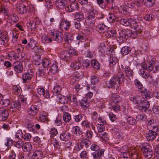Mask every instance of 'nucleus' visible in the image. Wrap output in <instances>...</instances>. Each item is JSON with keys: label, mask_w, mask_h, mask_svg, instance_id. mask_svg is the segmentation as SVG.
Wrapping results in <instances>:
<instances>
[{"label": "nucleus", "mask_w": 159, "mask_h": 159, "mask_svg": "<svg viewBox=\"0 0 159 159\" xmlns=\"http://www.w3.org/2000/svg\"><path fill=\"white\" fill-rule=\"evenodd\" d=\"M125 79L123 73L122 72H119L111 80L106 81V86L107 88H111L115 85H117L123 83Z\"/></svg>", "instance_id": "f257e3e1"}, {"label": "nucleus", "mask_w": 159, "mask_h": 159, "mask_svg": "<svg viewBox=\"0 0 159 159\" xmlns=\"http://www.w3.org/2000/svg\"><path fill=\"white\" fill-rule=\"evenodd\" d=\"M121 67L122 69L125 70L126 73V77L128 78V80L127 79L126 84H131V78H133L134 75V72L130 67L127 66L125 63H124L121 65Z\"/></svg>", "instance_id": "f03ea898"}, {"label": "nucleus", "mask_w": 159, "mask_h": 159, "mask_svg": "<svg viewBox=\"0 0 159 159\" xmlns=\"http://www.w3.org/2000/svg\"><path fill=\"white\" fill-rule=\"evenodd\" d=\"M17 11L19 13L21 14H24L28 11L31 12L34 9L33 6H26L22 3H19L17 7Z\"/></svg>", "instance_id": "7ed1b4c3"}, {"label": "nucleus", "mask_w": 159, "mask_h": 159, "mask_svg": "<svg viewBox=\"0 0 159 159\" xmlns=\"http://www.w3.org/2000/svg\"><path fill=\"white\" fill-rule=\"evenodd\" d=\"M144 157L146 158H151L153 155V152L149 145L143 146L142 148Z\"/></svg>", "instance_id": "20e7f679"}, {"label": "nucleus", "mask_w": 159, "mask_h": 159, "mask_svg": "<svg viewBox=\"0 0 159 159\" xmlns=\"http://www.w3.org/2000/svg\"><path fill=\"white\" fill-rule=\"evenodd\" d=\"M51 38L58 42H61L63 40V35L57 31H54L51 33Z\"/></svg>", "instance_id": "39448f33"}, {"label": "nucleus", "mask_w": 159, "mask_h": 159, "mask_svg": "<svg viewBox=\"0 0 159 159\" xmlns=\"http://www.w3.org/2000/svg\"><path fill=\"white\" fill-rule=\"evenodd\" d=\"M71 25L70 22L67 20H62L60 24L59 29L63 31H66L70 28Z\"/></svg>", "instance_id": "423d86ee"}, {"label": "nucleus", "mask_w": 159, "mask_h": 159, "mask_svg": "<svg viewBox=\"0 0 159 159\" xmlns=\"http://www.w3.org/2000/svg\"><path fill=\"white\" fill-rule=\"evenodd\" d=\"M34 73L30 70L23 74L22 80L23 83H29L33 77Z\"/></svg>", "instance_id": "0eeeda50"}, {"label": "nucleus", "mask_w": 159, "mask_h": 159, "mask_svg": "<svg viewBox=\"0 0 159 159\" xmlns=\"http://www.w3.org/2000/svg\"><path fill=\"white\" fill-rule=\"evenodd\" d=\"M140 101L139 102L138 104H139L138 107V109L140 111H145L149 107V102L147 101L142 100L141 99Z\"/></svg>", "instance_id": "6e6552de"}, {"label": "nucleus", "mask_w": 159, "mask_h": 159, "mask_svg": "<svg viewBox=\"0 0 159 159\" xmlns=\"http://www.w3.org/2000/svg\"><path fill=\"white\" fill-rule=\"evenodd\" d=\"M12 67L15 71L18 73H22L23 67L22 64L19 61H16L14 63Z\"/></svg>", "instance_id": "1a4fd4ad"}, {"label": "nucleus", "mask_w": 159, "mask_h": 159, "mask_svg": "<svg viewBox=\"0 0 159 159\" xmlns=\"http://www.w3.org/2000/svg\"><path fill=\"white\" fill-rule=\"evenodd\" d=\"M105 150L100 149L96 151L93 152L92 155L93 156V159H100L103 157L104 156Z\"/></svg>", "instance_id": "9d476101"}, {"label": "nucleus", "mask_w": 159, "mask_h": 159, "mask_svg": "<svg viewBox=\"0 0 159 159\" xmlns=\"http://www.w3.org/2000/svg\"><path fill=\"white\" fill-rule=\"evenodd\" d=\"M8 112L5 108L0 107V120L3 121L6 120L8 116Z\"/></svg>", "instance_id": "9b49d317"}, {"label": "nucleus", "mask_w": 159, "mask_h": 159, "mask_svg": "<svg viewBox=\"0 0 159 159\" xmlns=\"http://www.w3.org/2000/svg\"><path fill=\"white\" fill-rule=\"evenodd\" d=\"M157 135L156 132L153 130H149L145 134V137L148 141H153L156 138Z\"/></svg>", "instance_id": "f8f14e48"}, {"label": "nucleus", "mask_w": 159, "mask_h": 159, "mask_svg": "<svg viewBox=\"0 0 159 159\" xmlns=\"http://www.w3.org/2000/svg\"><path fill=\"white\" fill-rule=\"evenodd\" d=\"M82 61L83 59L82 58H78L77 61L71 64L70 67L71 69L73 70L79 69L81 66V62Z\"/></svg>", "instance_id": "ddd939ff"}, {"label": "nucleus", "mask_w": 159, "mask_h": 159, "mask_svg": "<svg viewBox=\"0 0 159 159\" xmlns=\"http://www.w3.org/2000/svg\"><path fill=\"white\" fill-rule=\"evenodd\" d=\"M39 111V107L37 106L33 105L29 109L28 112L29 115L34 116L37 114Z\"/></svg>", "instance_id": "4468645a"}, {"label": "nucleus", "mask_w": 159, "mask_h": 159, "mask_svg": "<svg viewBox=\"0 0 159 159\" xmlns=\"http://www.w3.org/2000/svg\"><path fill=\"white\" fill-rule=\"evenodd\" d=\"M96 29L100 33H104L107 30L108 27L103 24H98L96 26Z\"/></svg>", "instance_id": "2eb2a0df"}, {"label": "nucleus", "mask_w": 159, "mask_h": 159, "mask_svg": "<svg viewBox=\"0 0 159 159\" xmlns=\"http://www.w3.org/2000/svg\"><path fill=\"white\" fill-rule=\"evenodd\" d=\"M7 56L9 58H13L14 59L16 60L17 59H19L20 60L23 61L25 59V58L24 57L23 54L20 55L21 59H20V56L18 53H16L14 52H10L7 55Z\"/></svg>", "instance_id": "dca6fc26"}, {"label": "nucleus", "mask_w": 159, "mask_h": 159, "mask_svg": "<svg viewBox=\"0 0 159 159\" xmlns=\"http://www.w3.org/2000/svg\"><path fill=\"white\" fill-rule=\"evenodd\" d=\"M57 97L58 98V99L57 100L59 102L64 104L67 103L68 101H70V97H67L64 96L61 94L57 95Z\"/></svg>", "instance_id": "f3484780"}, {"label": "nucleus", "mask_w": 159, "mask_h": 159, "mask_svg": "<svg viewBox=\"0 0 159 159\" xmlns=\"http://www.w3.org/2000/svg\"><path fill=\"white\" fill-rule=\"evenodd\" d=\"M71 135L69 132L67 131H63L60 134V137L61 140L66 141L70 139Z\"/></svg>", "instance_id": "a211bd4d"}, {"label": "nucleus", "mask_w": 159, "mask_h": 159, "mask_svg": "<svg viewBox=\"0 0 159 159\" xmlns=\"http://www.w3.org/2000/svg\"><path fill=\"white\" fill-rule=\"evenodd\" d=\"M86 21L89 26H93L95 24L96 19L95 16L92 14L89 15L86 18Z\"/></svg>", "instance_id": "6ab92c4d"}, {"label": "nucleus", "mask_w": 159, "mask_h": 159, "mask_svg": "<svg viewBox=\"0 0 159 159\" xmlns=\"http://www.w3.org/2000/svg\"><path fill=\"white\" fill-rule=\"evenodd\" d=\"M60 57L63 60L67 61L70 58L71 54L67 51H63L61 53Z\"/></svg>", "instance_id": "aec40b11"}, {"label": "nucleus", "mask_w": 159, "mask_h": 159, "mask_svg": "<svg viewBox=\"0 0 159 159\" xmlns=\"http://www.w3.org/2000/svg\"><path fill=\"white\" fill-rule=\"evenodd\" d=\"M51 65L49 67V71L53 74H55L58 71L57 63L56 61L50 63Z\"/></svg>", "instance_id": "412c9836"}, {"label": "nucleus", "mask_w": 159, "mask_h": 159, "mask_svg": "<svg viewBox=\"0 0 159 159\" xmlns=\"http://www.w3.org/2000/svg\"><path fill=\"white\" fill-rule=\"evenodd\" d=\"M119 34V35L117 36V40L121 43L125 41L126 39L124 30L120 31Z\"/></svg>", "instance_id": "4be33fe9"}, {"label": "nucleus", "mask_w": 159, "mask_h": 159, "mask_svg": "<svg viewBox=\"0 0 159 159\" xmlns=\"http://www.w3.org/2000/svg\"><path fill=\"white\" fill-rule=\"evenodd\" d=\"M43 155V152L41 151L36 150L33 153L32 158V159H41Z\"/></svg>", "instance_id": "5701e85b"}, {"label": "nucleus", "mask_w": 159, "mask_h": 159, "mask_svg": "<svg viewBox=\"0 0 159 159\" xmlns=\"http://www.w3.org/2000/svg\"><path fill=\"white\" fill-rule=\"evenodd\" d=\"M80 105L82 108L85 109L89 107V102L88 101L87 99L84 98L81 100L80 102Z\"/></svg>", "instance_id": "b1692460"}, {"label": "nucleus", "mask_w": 159, "mask_h": 159, "mask_svg": "<svg viewBox=\"0 0 159 159\" xmlns=\"http://www.w3.org/2000/svg\"><path fill=\"white\" fill-rule=\"evenodd\" d=\"M74 18V20L78 21H81L84 19V15L82 12H79L75 14Z\"/></svg>", "instance_id": "393cba45"}, {"label": "nucleus", "mask_w": 159, "mask_h": 159, "mask_svg": "<svg viewBox=\"0 0 159 159\" xmlns=\"http://www.w3.org/2000/svg\"><path fill=\"white\" fill-rule=\"evenodd\" d=\"M134 83L135 86L139 89L138 91L139 92L142 93L144 90V88L141 83L137 79H135L134 81Z\"/></svg>", "instance_id": "a878e982"}, {"label": "nucleus", "mask_w": 159, "mask_h": 159, "mask_svg": "<svg viewBox=\"0 0 159 159\" xmlns=\"http://www.w3.org/2000/svg\"><path fill=\"white\" fill-rule=\"evenodd\" d=\"M79 7V4L75 2L70 4V9L67 8L68 12H71L75 10H78Z\"/></svg>", "instance_id": "bb28decb"}, {"label": "nucleus", "mask_w": 159, "mask_h": 159, "mask_svg": "<svg viewBox=\"0 0 159 159\" xmlns=\"http://www.w3.org/2000/svg\"><path fill=\"white\" fill-rule=\"evenodd\" d=\"M121 100V98L119 95L114 94L111 98V103L116 104L120 102Z\"/></svg>", "instance_id": "cd10ccee"}, {"label": "nucleus", "mask_w": 159, "mask_h": 159, "mask_svg": "<svg viewBox=\"0 0 159 159\" xmlns=\"http://www.w3.org/2000/svg\"><path fill=\"white\" fill-rule=\"evenodd\" d=\"M66 0H57L56 2V5L58 8L62 9L66 6Z\"/></svg>", "instance_id": "c85d7f7f"}, {"label": "nucleus", "mask_w": 159, "mask_h": 159, "mask_svg": "<svg viewBox=\"0 0 159 159\" xmlns=\"http://www.w3.org/2000/svg\"><path fill=\"white\" fill-rule=\"evenodd\" d=\"M109 65L111 66H114L118 61V59L116 56L110 57L109 60Z\"/></svg>", "instance_id": "c756f323"}, {"label": "nucleus", "mask_w": 159, "mask_h": 159, "mask_svg": "<svg viewBox=\"0 0 159 159\" xmlns=\"http://www.w3.org/2000/svg\"><path fill=\"white\" fill-rule=\"evenodd\" d=\"M107 31V32H105V34L106 37L108 38L113 37L115 36L116 34V32L114 30H109Z\"/></svg>", "instance_id": "7c9ffc66"}, {"label": "nucleus", "mask_w": 159, "mask_h": 159, "mask_svg": "<svg viewBox=\"0 0 159 159\" xmlns=\"http://www.w3.org/2000/svg\"><path fill=\"white\" fill-rule=\"evenodd\" d=\"M48 113L46 112H42L40 114L39 118L42 121L46 122L48 120Z\"/></svg>", "instance_id": "2f4dec72"}, {"label": "nucleus", "mask_w": 159, "mask_h": 159, "mask_svg": "<svg viewBox=\"0 0 159 159\" xmlns=\"http://www.w3.org/2000/svg\"><path fill=\"white\" fill-rule=\"evenodd\" d=\"M23 148V151L25 152L30 151L32 149V145L29 142L24 143Z\"/></svg>", "instance_id": "473e14b6"}, {"label": "nucleus", "mask_w": 159, "mask_h": 159, "mask_svg": "<svg viewBox=\"0 0 159 159\" xmlns=\"http://www.w3.org/2000/svg\"><path fill=\"white\" fill-rule=\"evenodd\" d=\"M65 35L66 36L65 39L66 43L68 44L69 45H70V44L73 39L72 35L70 33H66Z\"/></svg>", "instance_id": "72a5a7b5"}, {"label": "nucleus", "mask_w": 159, "mask_h": 159, "mask_svg": "<svg viewBox=\"0 0 159 159\" xmlns=\"http://www.w3.org/2000/svg\"><path fill=\"white\" fill-rule=\"evenodd\" d=\"M131 52V49L129 47L125 46L122 48L121 50V54L125 56L127 55Z\"/></svg>", "instance_id": "f704fd0d"}, {"label": "nucleus", "mask_w": 159, "mask_h": 159, "mask_svg": "<svg viewBox=\"0 0 159 159\" xmlns=\"http://www.w3.org/2000/svg\"><path fill=\"white\" fill-rule=\"evenodd\" d=\"M61 89V87L59 85H56L55 86L53 89V95L57 96V95L60 94V93Z\"/></svg>", "instance_id": "c9c22d12"}, {"label": "nucleus", "mask_w": 159, "mask_h": 159, "mask_svg": "<svg viewBox=\"0 0 159 159\" xmlns=\"http://www.w3.org/2000/svg\"><path fill=\"white\" fill-rule=\"evenodd\" d=\"M80 142L83 147L84 146L86 148L89 147L91 144L90 141L86 139H82Z\"/></svg>", "instance_id": "e433bc0d"}, {"label": "nucleus", "mask_w": 159, "mask_h": 159, "mask_svg": "<svg viewBox=\"0 0 159 159\" xmlns=\"http://www.w3.org/2000/svg\"><path fill=\"white\" fill-rule=\"evenodd\" d=\"M141 93V96L143 99H148L150 98V92L149 91L145 90L144 92L143 91Z\"/></svg>", "instance_id": "4c0bfd02"}, {"label": "nucleus", "mask_w": 159, "mask_h": 159, "mask_svg": "<svg viewBox=\"0 0 159 159\" xmlns=\"http://www.w3.org/2000/svg\"><path fill=\"white\" fill-rule=\"evenodd\" d=\"M147 126L148 129H151L152 127H153V129L155 128L154 126V120L153 119H151L149 120H148L147 121Z\"/></svg>", "instance_id": "58836bf2"}, {"label": "nucleus", "mask_w": 159, "mask_h": 159, "mask_svg": "<svg viewBox=\"0 0 159 159\" xmlns=\"http://www.w3.org/2000/svg\"><path fill=\"white\" fill-rule=\"evenodd\" d=\"M64 121L66 123L69 122L71 119V116L70 114L65 112L63 116Z\"/></svg>", "instance_id": "ea45409f"}, {"label": "nucleus", "mask_w": 159, "mask_h": 159, "mask_svg": "<svg viewBox=\"0 0 159 159\" xmlns=\"http://www.w3.org/2000/svg\"><path fill=\"white\" fill-rule=\"evenodd\" d=\"M33 63L36 65H39L41 63L42 60L39 56H35L33 57Z\"/></svg>", "instance_id": "a19ab883"}, {"label": "nucleus", "mask_w": 159, "mask_h": 159, "mask_svg": "<svg viewBox=\"0 0 159 159\" xmlns=\"http://www.w3.org/2000/svg\"><path fill=\"white\" fill-rule=\"evenodd\" d=\"M155 18L154 15L152 14H147L144 17V19L148 21H153L154 20Z\"/></svg>", "instance_id": "79ce46f5"}, {"label": "nucleus", "mask_w": 159, "mask_h": 159, "mask_svg": "<svg viewBox=\"0 0 159 159\" xmlns=\"http://www.w3.org/2000/svg\"><path fill=\"white\" fill-rule=\"evenodd\" d=\"M155 0H144V4L148 7H152L154 3Z\"/></svg>", "instance_id": "37998d69"}, {"label": "nucleus", "mask_w": 159, "mask_h": 159, "mask_svg": "<svg viewBox=\"0 0 159 159\" xmlns=\"http://www.w3.org/2000/svg\"><path fill=\"white\" fill-rule=\"evenodd\" d=\"M69 101H70V105L73 107L76 106L78 104V102L77 98L74 95L72 97L71 99L70 98Z\"/></svg>", "instance_id": "c03bdc74"}, {"label": "nucleus", "mask_w": 159, "mask_h": 159, "mask_svg": "<svg viewBox=\"0 0 159 159\" xmlns=\"http://www.w3.org/2000/svg\"><path fill=\"white\" fill-rule=\"evenodd\" d=\"M91 65L93 68L96 70H98L100 68L99 63L97 61L95 60L92 61Z\"/></svg>", "instance_id": "a18cd8bd"}, {"label": "nucleus", "mask_w": 159, "mask_h": 159, "mask_svg": "<svg viewBox=\"0 0 159 159\" xmlns=\"http://www.w3.org/2000/svg\"><path fill=\"white\" fill-rule=\"evenodd\" d=\"M141 99V98L139 96H133L130 98V100L135 104H139V102H140Z\"/></svg>", "instance_id": "49530a36"}, {"label": "nucleus", "mask_w": 159, "mask_h": 159, "mask_svg": "<svg viewBox=\"0 0 159 159\" xmlns=\"http://www.w3.org/2000/svg\"><path fill=\"white\" fill-rule=\"evenodd\" d=\"M23 134L22 133V131L19 129L18 130L16 133L15 138L16 139H17L19 140H21L23 139Z\"/></svg>", "instance_id": "de8ad7c7"}, {"label": "nucleus", "mask_w": 159, "mask_h": 159, "mask_svg": "<svg viewBox=\"0 0 159 159\" xmlns=\"http://www.w3.org/2000/svg\"><path fill=\"white\" fill-rule=\"evenodd\" d=\"M97 136L105 141L107 140L108 139V134L106 132H103L102 133H99L97 134Z\"/></svg>", "instance_id": "09e8293b"}, {"label": "nucleus", "mask_w": 159, "mask_h": 159, "mask_svg": "<svg viewBox=\"0 0 159 159\" xmlns=\"http://www.w3.org/2000/svg\"><path fill=\"white\" fill-rule=\"evenodd\" d=\"M135 27L134 28L135 32H136L139 34L141 33L142 32L143 27L141 25L140 23H138V25Z\"/></svg>", "instance_id": "8fccbe9b"}, {"label": "nucleus", "mask_w": 159, "mask_h": 159, "mask_svg": "<svg viewBox=\"0 0 159 159\" xmlns=\"http://www.w3.org/2000/svg\"><path fill=\"white\" fill-rule=\"evenodd\" d=\"M13 92L17 95L20 94L21 89L20 87L17 86H14L13 88Z\"/></svg>", "instance_id": "3c124183"}, {"label": "nucleus", "mask_w": 159, "mask_h": 159, "mask_svg": "<svg viewBox=\"0 0 159 159\" xmlns=\"http://www.w3.org/2000/svg\"><path fill=\"white\" fill-rule=\"evenodd\" d=\"M51 143L55 148H60L61 144V143L58 141L56 139H53L52 140Z\"/></svg>", "instance_id": "603ef678"}, {"label": "nucleus", "mask_w": 159, "mask_h": 159, "mask_svg": "<svg viewBox=\"0 0 159 159\" xmlns=\"http://www.w3.org/2000/svg\"><path fill=\"white\" fill-rule=\"evenodd\" d=\"M99 80V78L96 75H92L91 77V82L92 84H97Z\"/></svg>", "instance_id": "864d4df0"}, {"label": "nucleus", "mask_w": 159, "mask_h": 159, "mask_svg": "<svg viewBox=\"0 0 159 159\" xmlns=\"http://www.w3.org/2000/svg\"><path fill=\"white\" fill-rule=\"evenodd\" d=\"M42 40L43 43H48L52 42V39L46 35H43L41 38Z\"/></svg>", "instance_id": "5fc2aeb1"}, {"label": "nucleus", "mask_w": 159, "mask_h": 159, "mask_svg": "<svg viewBox=\"0 0 159 159\" xmlns=\"http://www.w3.org/2000/svg\"><path fill=\"white\" fill-rule=\"evenodd\" d=\"M128 123L130 125H134L136 124V120L131 116L128 117L127 119Z\"/></svg>", "instance_id": "6e6d98bb"}, {"label": "nucleus", "mask_w": 159, "mask_h": 159, "mask_svg": "<svg viewBox=\"0 0 159 159\" xmlns=\"http://www.w3.org/2000/svg\"><path fill=\"white\" fill-rule=\"evenodd\" d=\"M139 74L142 77L145 79L148 77V74L146 72L144 69H141L139 71Z\"/></svg>", "instance_id": "4d7b16f0"}, {"label": "nucleus", "mask_w": 159, "mask_h": 159, "mask_svg": "<svg viewBox=\"0 0 159 159\" xmlns=\"http://www.w3.org/2000/svg\"><path fill=\"white\" fill-rule=\"evenodd\" d=\"M119 21L120 23L123 25L125 26L129 25V19L122 18L120 19Z\"/></svg>", "instance_id": "13d9d810"}, {"label": "nucleus", "mask_w": 159, "mask_h": 159, "mask_svg": "<svg viewBox=\"0 0 159 159\" xmlns=\"http://www.w3.org/2000/svg\"><path fill=\"white\" fill-rule=\"evenodd\" d=\"M24 142L22 140H19L15 143V146L17 148H23Z\"/></svg>", "instance_id": "bf43d9fd"}, {"label": "nucleus", "mask_w": 159, "mask_h": 159, "mask_svg": "<svg viewBox=\"0 0 159 159\" xmlns=\"http://www.w3.org/2000/svg\"><path fill=\"white\" fill-rule=\"evenodd\" d=\"M107 54L110 57L116 56L115 51L112 48H110L107 51Z\"/></svg>", "instance_id": "052dcab7"}, {"label": "nucleus", "mask_w": 159, "mask_h": 159, "mask_svg": "<svg viewBox=\"0 0 159 159\" xmlns=\"http://www.w3.org/2000/svg\"><path fill=\"white\" fill-rule=\"evenodd\" d=\"M98 131L99 133H102L105 130V126L103 124H98L97 125Z\"/></svg>", "instance_id": "680f3d73"}, {"label": "nucleus", "mask_w": 159, "mask_h": 159, "mask_svg": "<svg viewBox=\"0 0 159 159\" xmlns=\"http://www.w3.org/2000/svg\"><path fill=\"white\" fill-rule=\"evenodd\" d=\"M83 148V147L81 142H78L77 143L75 146L74 150L76 152L80 151Z\"/></svg>", "instance_id": "e2e57ef3"}, {"label": "nucleus", "mask_w": 159, "mask_h": 159, "mask_svg": "<svg viewBox=\"0 0 159 159\" xmlns=\"http://www.w3.org/2000/svg\"><path fill=\"white\" fill-rule=\"evenodd\" d=\"M112 107L113 110L116 112L120 111V106L119 105L117 104L111 103Z\"/></svg>", "instance_id": "0e129e2a"}, {"label": "nucleus", "mask_w": 159, "mask_h": 159, "mask_svg": "<svg viewBox=\"0 0 159 159\" xmlns=\"http://www.w3.org/2000/svg\"><path fill=\"white\" fill-rule=\"evenodd\" d=\"M129 25L131 26L132 27L134 28L135 26L138 25L136 21L134 20L132 18L129 19Z\"/></svg>", "instance_id": "69168bd1"}, {"label": "nucleus", "mask_w": 159, "mask_h": 159, "mask_svg": "<svg viewBox=\"0 0 159 159\" xmlns=\"http://www.w3.org/2000/svg\"><path fill=\"white\" fill-rule=\"evenodd\" d=\"M145 117V115L144 114H139L136 116V119L138 121H141L144 120L146 119Z\"/></svg>", "instance_id": "338daca9"}, {"label": "nucleus", "mask_w": 159, "mask_h": 159, "mask_svg": "<svg viewBox=\"0 0 159 159\" xmlns=\"http://www.w3.org/2000/svg\"><path fill=\"white\" fill-rule=\"evenodd\" d=\"M85 56L88 58H92L94 56L93 52H91L89 50H87L84 53Z\"/></svg>", "instance_id": "774afa93"}]
</instances>
